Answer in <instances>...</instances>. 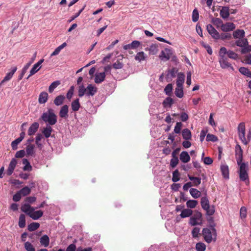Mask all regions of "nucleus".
Masks as SVG:
<instances>
[{
    "label": "nucleus",
    "instance_id": "f257e3e1",
    "mask_svg": "<svg viewBox=\"0 0 251 251\" xmlns=\"http://www.w3.org/2000/svg\"><path fill=\"white\" fill-rule=\"evenodd\" d=\"M97 92V88L92 84H89L85 88L83 84L78 87V96L82 97L84 95L87 96H93Z\"/></svg>",
    "mask_w": 251,
    "mask_h": 251
},
{
    "label": "nucleus",
    "instance_id": "f03ea898",
    "mask_svg": "<svg viewBox=\"0 0 251 251\" xmlns=\"http://www.w3.org/2000/svg\"><path fill=\"white\" fill-rule=\"evenodd\" d=\"M41 119L49 126L54 125L57 122V116L51 108L49 109L47 112L43 113Z\"/></svg>",
    "mask_w": 251,
    "mask_h": 251
},
{
    "label": "nucleus",
    "instance_id": "7ed1b4c3",
    "mask_svg": "<svg viewBox=\"0 0 251 251\" xmlns=\"http://www.w3.org/2000/svg\"><path fill=\"white\" fill-rule=\"evenodd\" d=\"M201 203L202 208L206 212V214L211 216L215 212L214 206H210L209 201L206 197H202L201 198Z\"/></svg>",
    "mask_w": 251,
    "mask_h": 251
},
{
    "label": "nucleus",
    "instance_id": "20e7f679",
    "mask_svg": "<svg viewBox=\"0 0 251 251\" xmlns=\"http://www.w3.org/2000/svg\"><path fill=\"white\" fill-rule=\"evenodd\" d=\"M239 177L241 180L245 181L247 184H249L250 180L247 171V166L244 163L240 164Z\"/></svg>",
    "mask_w": 251,
    "mask_h": 251
},
{
    "label": "nucleus",
    "instance_id": "39448f33",
    "mask_svg": "<svg viewBox=\"0 0 251 251\" xmlns=\"http://www.w3.org/2000/svg\"><path fill=\"white\" fill-rule=\"evenodd\" d=\"M219 62L220 66L222 69H226L230 68L232 71L234 70L233 66L228 62V59L226 56H222V57H219Z\"/></svg>",
    "mask_w": 251,
    "mask_h": 251
},
{
    "label": "nucleus",
    "instance_id": "423d86ee",
    "mask_svg": "<svg viewBox=\"0 0 251 251\" xmlns=\"http://www.w3.org/2000/svg\"><path fill=\"white\" fill-rule=\"evenodd\" d=\"M172 54V50L166 48L164 50L161 51L159 57L162 60L166 61L169 60Z\"/></svg>",
    "mask_w": 251,
    "mask_h": 251
},
{
    "label": "nucleus",
    "instance_id": "0eeeda50",
    "mask_svg": "<svg viewBox=\"0 0 251 251\" xmlns=\"http://www.w3.org/2000/svg\"><path fill=\"white\" fill-rule=\"evenodd\" d=\"M202 235L204 240L208 243H210L212 240V236L211 230L207 228H204L202 229Z\"/></svg>",
    "mask_w": 251,
    "mask_h": 251
},
{
    "label": "nucleus",
    "instance_id": "6e6552de",
    "mask_svg": "<svg viewBox=\"0 0 251 251\" xmlns=\"http://www.w3.org/2000/svg\"><path fill=\"white\" fill-rule=\"evenodd\" d=\"M208 32L211 36L216 39L220 38V35L218 32L211 25H208L206 26Z\"/></svg>",
    "mask_w": 251,
    "mask_h": 251
},
{
    "label": "nucleus",
    "instance_id": "1a4fd4ad",
    "mask_svg": "<svg viewBox=\"0 0 251 251\" xmlns=\"http://www.w3.org/2000/svg\"><path fill=\"white\" fill-rule=\"evenodd\" d=\"M17 161L16 159H12L9 164L8 168L6 171V174L7 176H10L12 174L17 165Z\"/></svg>",
    "mask_w": 251,
    "mask_h": 251
},
{
    "label": "nucleus",
    "instance_id": "9d476101",
    "mask_svg": "<svg viewBox=\"0 0 251 251\" xmlns=\"http://www.w3.org/2000/svg\"><path fill=\"white\" fill-rule=\"evenodd\" d=\"M69 111V107L67 105H64L61 107L60 111L59 112V115L60 117L64 119H66L68 116V113Z\"/></svg>",
    "mask_w": 251,
    "mask_h": 251
},
{
    "label": "nucleus",
    "instance_id": "9b49d317",
    "mask_svg": "<svg viewBox=\"0 0 251 251\" xmlns=\"http://www.w3.org/2000/svg\"><path fill=\"white\" fill-rule=\"evenodd\" d=\"M39 127V124L37 122L33 123L29 127L28 130V135L29 136L34 134Z\"/></svg>",
    "mask_w": 251,
    "mask_h": 251
},
{
    "label": "nucleus",
    "instance_id": "f8f14e48",
    "mask_svg": "<svg viewBox=\"0 0 251 251\" xmlns=\"http://www.w3.org/2000/svg\"><path fill=\"white\" fill-rule=\"evenodd\" d=\"M43 215V212L42 210L30 211L29 213H28V216L34 220H38L41 218Z\"/></svg>",
    "mask_w": 251,
    "mask_h": 251
},
{
    "label": "nucleus",
    "instance_id": "ddd939ff",
    "mask_svg": "<svg viewBox=\"0 0 251 251\" xmlns=\"http://www.w3.org/2000/svg\"><path fill=\"white\" fill-rule=\"evenodd\" d=\"M44 60L42 59L37 63L35 64L30 71V75H32L37 73L41 68L40 65L44 62Z\"/></svg>",
    "mask_w": 251,
    "mask_h": 251
},
{
    "label": "nucleus",
    "instance_id": "4468645a",
    "mask_svg": "<svg viewBox=\"0 0 251 251\" xmlns=\"http://www.w3.org/2000/svg\"><path fill=\"white\" fill-rule=\"evenodd\" d=\"M235 28V26L233 23H227L225 24H223L221 26V29L223 31H229L233 30Z\"/></svg>",
    "mask_w": 251,
    "mask_h": 251
},
{
    "label": "nucleus",
    "instance_id": "2eb2a0df",
    "mask_svg": "<svg viewBox=\"0 0 251 251\" xmlns=\"http://www.w3.org/2000/svg\"><path fill=\"white\" fill-rule=\"evenodd\" d=\"M220 15L222 18L227 19L230 15L229 7L227 6L223 7L220 10Z\"/></svg>",
    "mask_w": 251,
    "mask_h": 251
},
{
    "label": "nucleus",
    "instance_id": "dca6fc26",
    "mask_svg": "<svg viewBox=\"0 0 251 251\" xmlns=\"http://www.w3.org/2000/svg\"><path fill=\"white\" fill-rule=\"evenodd\" d=\"M105 72L97 73L95 75V82L97 84H99L103 81L105 78Z\"/></svg>",
    "mask_w": 251,
    "mask_h": 251
},
{
    "label": "nucleus",
    "instance_id": "f3484780",
    "mask_svg": "<svg viewBox=\"0 0 251 251\" xmlns=\"http://www.w3.org/2000/svg\"><path fill=\"white\" fill-rule=\"evenodd\" d=\"M48 94L46 92H42L39 96L38 102L40 104L45 103L48 99Z\"/></svg>",
    "mask_w": 251,
    "mask_h": 251
},
{
    "label": "nucleus",
    "instance_id": "a211bd4d",
    "mask_svg": "<svg viewBox=\"0 0 251 251\" xmlns=\"http://www.w3.org/2000/svg\"><path fill=\"white\" fill-rule=\"evenodd\" d=\"M21 209L22 211L28 215V213H29L30 211H34L35 208L31 207L29 204L25 203L22 205Z\"/></svg>",
    "mask_w": 251,
    "mask_h": 251
},
{
    "label": "nucleus",
    "instance_id": "6ab92c4d",
    "mask_svg": "<svg viewBox=\"0 0 251 251\" xmlns=\"http://www.w3.org/2000/svg\"><path fill=\"white\" fill-rule=\"evenodd\" d=\"M17 70V67H15V66L13 67L12 68V70H11V72L8 73H7L6 75L5 76V77H4L3 80H2V83H4V82H6L7 81L9 80L12 77L13 75L16 72Z\"/></svg>",
    "mask_w": 251,
    "mask_h": 251
},
{
    "label": "nucleus",
    "instance_id": "aec40b11",
    "mask_svg": "<svg viewBox=\"0 0 251 251\" xmlns=\"http://www.w3.org/2000/svg\"><path fill=\"white\" fill-rule=\"evenodd\" d=\"M221 170L223 177L226 179L229 178V169L226 165H222L221 166Z\"/></svg>",
    "mask_w": 251,
    "mask_h": 251
},
{
    "label": "nucleus",
    "instance_id": "412c9836",
    "mask_svg": "<svg viewBox=\"0 0 251 251\" xmlns=\"http://www.w3.org/2000/svg\"><path fill=\"white\" fill-rule=\"evenodd\" d=\"M180 159L183 163H187L190 160V157L186 151H183L180 154Z\"/></svg>",
    "mask_w": 251,
    "mask_h": 251
},
{
    "label": "nucleus",
    "instance_id": "4be33fe9",
    "mask_svg": "<svg viewBox=\"0 0 251 251\" xmlns=\"http://www.w3.org/2000/svg\"><path fill=\"white\" fill-rule=\"evenodd\" d=\"M185 75L183 73H179L177 75V78L176 79V86H183L184 82Z\"/></svg>",
    "mask_w": 251,
    "mask_h": 251
},
{
    "label": "nucleus",
    "instance_id": "5701e85b",
    "mask_svg": "<svg viewBox=\"0 0 251 251\" xmlns=\"http://www.w3.org/2000/svg\"><path fill=\"white\" fill-rule=\"evenodd\" d=\"M189 179L193 181L192 185L194 186H198L201 183V178L198 177H194L189 175H188Z\"/></svg>",
    "mask_w": 251,
    "mask_h": 251
},
{
    "label": "nucleus",
    "instance_id": "b1692460",
    "mask_svg": "<svg viewBox=\"0 0 251 251\" xmlns=\"http://www.w3.org/2000/svg\"><path fill=\"white\" fill-rule=\"evenodd\" d=\"M52 131V127L50 126L47 125V126L43 128L42 133L46 138H49L50 136Z\"/></svg>",
    "mask_w": 251,
    "mask_h": 251
},
{
    "label": "nucleus",
    "instance_id": "393cba45",
    "mask_svg": "<svg viewBox=\"0 0 251 251\" xmlns=\"http://www.w3.org/2000/svg\"><path fill=\"white\" fill-rule=\"evenodd\" d=\"M182 135L183 138L186 140H189L191 139V132L188 128H185L183 129L182 131Z\"/></svg>",
    "mask_w": 251,
    "mask_h": 251
},
{
    "label": "nucleus",
    "instance_id": "a878e982",
    "mask_svg": "<svg viewBox=\"0 0 251 251\" xmlns=\"http://www.w3.org/2000/svg\"><path fill=\"white\" fill-rule=\"evenodd\" d=\"M41 244L45 247H47L50 244L49 237L47 235H44L41 237L40 240Z\"/></svg>",
    "mask_w": 251,
    "mask_h": 251
},
{
    "label": "nucleus",
    "instance_id": "bb28decb",
    "mask_svg": "<svg viewBox=\"0 0 251 251\" xmlns=\"http://www.w3.org/2000/svg\"><path fill=\"white\" fill-rule=\"evenodd\" d=\"M178 72V70L176 68H173L168 70V73L166 75L167 78H174L176 76V74Z\"/></svg>",
    "mask_w": 251,
    "mask_h": 251
},
{
    "label": "nucleus",
    "instance_id": "cd10ccee",
    "mask_svg": "<svg viewBox=\"0 0 251 251\" xmlns=\"http://www.w3.org/2000/svg\"><path fill=\"white\" fill-rule=\"evenodd\" d=\"M65 97L63 95H59L57 96L54 100V103L56 106H59L63 104Z\"/></svg>",
    "mask_w": 251,
    "mask_h": 251
},
{
    "label": "nucleus",
    "instance_id": "c85d7f7f",
    "mask_svg": "<svg viewBox=\"0 0 251 251\" xmlns=\"http://www.w3.org/2000/svg\"><path fill=\"white\" fill-rule=\"evenodd\" d=\"M71 107L73 111H77L79 110L80 105L79 102V99H76L72 101L71 103Z\"/></svg>",
    "mask_w": 251,
    "mask_h": 251
},
{
    "label": "nucleus",
    "instance_id": "c756f323",
    "mask_svg": "<svg viewBox=\"0 0 251 251\" xmlns=\"http://www.w3.org/2000/svg\"><path fill=\"white\" fill-rule=\"evenodd\" d=\"M233 35L234 38H244L245 36V31L244 30L237 29L233 32Z\"/></svg>",
    "mask_w": 251,
    "mask_h": 251
},
{
    "label": "nucleus",
    "instance_id": "7c9ffc66",
    "mask_svg": "<svg viewBox=\"0 0 251 251\" xmlns=\"http://www.w3.org/2000/svg\"><path fill=\"white\" fill-rule=\"evenodd\" d=\"M67 44L65 42L62 44L61 45H60L55 49V50L51 54L50 56L51 57L58 54L61 50H62L64 48H65Z\"/></svg>",
    "mask_w": 251,
    "mask_h": 251
},
{
    "label": "nucleus",
    "instance_id": "2f4dec72",
    "mask_svg": "<svg viewBox=\"0 0 251 251\" xmlns=\"http://www.w3.org/2000/svg\"><path fill=\"white\" fill-rule=\"evenodd\" d=\"M175 94L176 97L179 98H181L183 97V86H176V87L175 89Z\"/></svg>",
    "mask_w": 251,
    "mask_h": 251
},
{
    "label": "nucleus",
    "instance_id": "473e14b6",
    "mask_svg": "<svg viewBox=\"0 0 251 251\" xmlns=\"http://www.w3.org/2000/svg\"><path fill=\"white\" fill-rule=\"evenodd\" d=\"M190 193L192 197L194 199H197L201 195V192L195 188H191L190 189Z\"/></svg>",
    "mask_w": 251,
    "mask_h": 251
},
{
    "label": "nucleus",
    "instance_id": "72a5a7b5",
    "mask_svg": "<svg viewBox=\"0 0 251 251\" xmlns=\"http://www.w3.org/2000/svg\"><path fill=\"white\" fill-rule=\"evenodd\" d=\"M242 39H239L236 41V45L237 46L244 48L245 46L248 45V41L246 38H242Z\"/></svg>",
    "mask_w": 251,
    "mask_h": 251
},
{
    "label": "nucleus",
    "instance_id": "f704fd0d",
    "mask_svg": "<svg viewBox=\"0 0 251 251\" xmlns=\"http://www.w3.org/2000/svg\"><path fill=\"white\" fill-rule=\"evenodd\" d=\"M35 146L33 144H29L26 147V152L28 155H32L35 153Z\"/></svg>",
    "mask_w": 251,
    "mask_h": 251
},
{
    "label": "nucleus",
    "instance_id": "c9c22d12",
    "mask_svg": "<svg viewBox=\"0 0 251 251\" xmlns=\"http://www.w3.org/2000/svg\"><path fill=\"white\" fill-rule=\"evenodd\" d=\"M18 225L20 227L24 228L25 226V217L23 214L20 215Z\"/></svg>",
    "mask_w": 251,
    "mask_h": 251
},
{
    "label": "nucleus",
    "instance_id": "e433bc0d",
    "mask_svg": "<svg viewBox=\"0 0 251 251\" xmlns=\"http://www.w3.org/2000/svg\"><path fill=\"white\" fill-rule=\"evenodd\" d=\"M193 211L190 209H185L181 211L180 216L182 218L188 217L192 215Z\"/></svg>",
    "mask_w": 251,
    "mask_h": 251
},
{
    "label": "nucleus",
    "instance_id": "4c0bfd02",
    "mask_svg": "<svg viewBox=\"0 0 251 251\" xmlns=\"http://www.w3.org/2000/svg\"><path fill=\"white\" fill-rule=\"evenodd\" d=\"M60 84V82L59 80L53 81L50 85L49 87V92L50 93H52L54 90Z\"/></svg>",
    "mask_w": 251,
    "mask_h": 251
},
{
    "label": "nucleus",
    "instance_id": "58836bf2",
    "mask_svg": "<svg viewBox=\"0 0 251 251\" xmlns=\"http://www.w3.org/2000/svg\"><path fill=\"white\" fill-rule=\"evenodd\" d=\"M239 71L242 74L246 75L248 77H251V72L248 68L245 67H240L239 69Z\"/></svg>",
    "mask_w": 251,
    "mask_h": 251
},
{
    "label": "nucleus",
    "instance_id": "ea45409f",
    "mask_svg": "<svg viewBox=\"0 0 251 251\" xmlns=\"http://www.w3.org/2000/svg\"><path fill=\"white\" fill-rule=\"evenodd\" d=\"M40 224L38 223H32L28 226V230L30 231H33L38 229Z\"/></svg>",
    "mask_w": 251,
    "mask_h": 251
},
{
    "label": "nucleus",
    "instance_id": "a19ab883",
    "mask_svg": "<svg viewBox=\"0 0 251 251\" xmlns=\"http://www.w3.org/2000/svg\"><path fill=\"white\" fill-rule=\"evenodd\" d=\"M146 59L145 53L143 51H140L137 53L135 57V59L137 61L141 62Z\"/></svg>",
    "mask_w": 251,
    "mask_h": 251
},
{
    "label": "nucleus",
    "instance_id": "79ce46f5",
    "mask_svg": "<svg viewBox=\"0 0 251 251\" xmlns=\"http://www.w3.org/2000/svg\"><path fill=\"white\" fill-rule=\"evenodd\" d=\"M20 193L23 196H25L29 194L31 192V189L27 186H25L19 191Z\"/></svg>",
    "mask_w": 251,
    "mask_h": 251
},
{
    "label": "nucleus",
    "instance_id": "37998d69",
    "mask_svg": "<svg viewBox=\"0 0 251 251\" xmlns=\"http://www.w3.org/2000/svg\"><path fill=\"white\" fill-rule=\"evenodd\" d=\"M196 249L197 251H205L206 245L203 243L199 242L196 245Z\"/></svg>",
    "mask_w": 251,
    "mask_h": 251
},
{
    "label": "nucleus",
    "instance_id": "c03bdc74",
    "mask_svg": "<svg viewBox=\"0 0 251 251\" xmlns=\"http://www.w3.org/2000/svg\"><path fill=\"white\" fill-rule=\"evenodd\" d=\"M24 246L26 251H36L35 248L29 242H25Z\"/></svg>",
    "mask_w": 251,
    "mask_h": 251
},
{
    "label": "nucleus",
    "instance_id": "a18cd8bd",
    "mask_svg": "<svg viewBox=\"0 0 251 251\" xmlns=\"http://www.w3.org/2000/svg\"><path fill=\"white\" fill-rule=\"evenodd\" d=\"M212 23L217 26V27H221L223 25V21L220 18H213L212 20Z\"/></svg>",
    "mask_w": 251,
    "mask_h": 251
},
{
    "label": "nucleus",
    "instance_id": "49530a36",
    "mask_svg": "<svg viewBox=\"0 0 251 251\" xmlns=\"http://www.w3.org/2000/svg\"><path fill=\"white\" fill-rule=\"evenodd\" d=\"M198 203V201L196 200H189L186 202V205L188 208H194L197 206Z\"/></svg>",
    "mask_w": 251,
    "mask_h": 251
},
{
    "label": "nucleus",
    "instance_id": "de8ad7c7",
    "mask_svg": "<svg viewBox=\"0 0 251 251\" xmlns=\"http://www.w3.org/2000/svg\"><path fill=\"white\" fill-rule=\"evenodd\" d=\"M179 175L180 174L178 170H176L174 171L173 173L172 181L174 182L178 181L180 179Z\"/></svg>",
    "mask_w": 251,
    "mask_h": 251
},
{
    "label": "nucleus",
    "instance_id": "09e8293b",
    "mask_svg": "<svg viewBox=\"0 0 251 251\" xmlns=\"http://www.w3.org/2000/svg\"><path fill=\"white\" fill-rule=\"evenodd\" d=\"M173 90V85L171 83L167 85L164 89V92L168 96H170Z\"/></svg>",
    "mask_w": 251,
    "mask_h": 251
},
{
    "label": "nucleus",
    "instance_id": "8fccbe9b",
    "mask_svg": "<svg viewBox=\"0 0 251 251\" xmlns=\"http://www.w3.org/2000/svg\"><path fill=\"white\" fill-rule=\"evenodd\" d=\"M30 65V64L28 63L23 68L22 73L18 76V80H20L23 78L24 75H25V73L26 72V71L28 69Z\"/></svg>",
    "mask_w": 251,
    "mask_h": 251
},
{
    "label": "nucleus",
    "instance_id": "3c124183",
    "mask_svg": "<svg viewBox=\"0 0 251 251\" xmlns=\"http://www.w3.org/2000/svg\"><path fill=\"white\" fill-rule=\"evenodd\" d=\"M173 103V100L170 97H167L163 102V104L165 107L169 105L171 107Z\"/></svg>",
    "mask_w": 251,
    "mask_h": 251
},
{
    "label": "nucleus",
    "instance_id": "603ef678",
    "mask_svg": "<svg viewBox=\"0 0 251 251\" xmlns=\"http://www.w3.org/2000/svg\"><path fill=\"white\" fill-rule=\"evenodd\" d=\"M199 18V14L198 10L195 9L192 13V21L194 22H196L198 21Z\"/></svg>",
    "mask_w": 251,
    "mask_h": 251
},
{
    "label": "nucleus",
    "instance_id": "864d4df0",
    "mask_svg": "<svg viewBox=\"0 0 251 251\" xmlns=\"http://www.w3.org/2000/svg\"><path fill=\"white\" fill-rule=\"evenodd\" d=\"M113 67L115 69H120L123 67V64L120 60H117L113 64Z\"/></svg>",
    "mask_w": 251,
    "mask_h": 251
},
{
    "label": "nucleus",
    "instance_id": "5fc2aeb1",
    "mask_svg": "<svg viewBox=\"0 0 251 251\" xmlns=\"http://www.w3.org/2000/svg\"><path fill=\"white\" fill-rule=\"evenodd\" d=\"M227 56L229 58L233 59H236L238 58V54L232 50H228Z\"/></svg>",
    "mask_w": 251,
    "mask_h": 251
},
{
    "label": "nucleus",
    "instance_id": "6e6d98bb",
    "mask_svg": "<svg viewBox=\"0 0 251 251\" xmlns=\"http://www.w3.org/2000/svg\"><path fill=\"white\" fill-rule=\"evenodd\" d=\"M178 157H172L170 161V165L172 168H175L178 164Z\"/></svg>",
    "mask_w": 251,
    "mask_h": 251
},
{
    "label": "nucleus",
    "instance_id": "4d7b16f0",
    "mask_svg": "<svg viewBox=\"0 0 251 251\" xmlns=\"http://www.w3.org/2000/svg\"><path fill=\"white\" fill-rule=\"evenodd\" d=\"M206 139L207 141L216 142L218 138L216 136L209 133L207 135Z\"/></svg>",
    "mask_w": 251,
    "mask_h": 251
},
{
    "label": "nucleus",
    "instance_id": "13d9d810",
    "mask_svg": "<svg viewBox=\"0 0 251 251\" xmlns=\"http://www.w3.org/2000/svg\"><path fill=\"white\" fill-rule=\"evenodd\" d=\"M182 126V124L181 122H177L174 129V132L176 133H179Z\"/></svg>",
    "mask_w": 251,
    "mask_h": 251
},
{
    "label": "nucleus",
    "instance_id": "bf43d9fd",
    "mask_svg": "<svg viewBox=\"0 0 251 251\" xmlns=\"http://www.w3.org/2000/svg\"><path fill=\"white\" fill-rule=\"evenodd\" d=\"M21 142L20 139L17 138L11 143V147L13 150L17 149V145Z\"/></svg>",
    "mask_w": 251,
    "mask_h": 251
},
{
    "label": "nucleus",
    "instance_id": "052dcab7",
    "mask_svg": "<svg viewBox=\"0 0 251 251\" xmlns=\"http://www.w3.org/2000/svg\"><path fill=\"white\" fill-rule=\"evenodd\" d=\"M238 135L239 138L242 141V143L245 145L247 144L248 142L245 138V132L238 133Z\"/></svg>",
    "mask_w": 251,
    "mask_h": 251
},
{
    "label": "nucleus",
    "instance_id": "680f3d73",
    "mask_svg": "<svg viewBox=\"0 0 251 251\" xmlns=\"http://www.w3.org/2000/svg\"><path fill=\"white\" fill-rule=\"evenodd\" d=\"M200 228L199 227H194L192 231V236L194 238H197L199 236Z\"/></svg>",
    "mask_w": 251,
    "mask_h": 251
},
{
    "label": "nucleus",
    "instance_id": "e2e57ef3",
    "mask_svg": "<svg viewBox=\"0 0 251 251\" xmlns=\"http://www.w3.org/2000/svg\"><path fill=\"white\" fill-rule=\"evenodd\" d=\"M228 51H227L225 47H222L219 51V57H222V56H226V54H227Z\"/></svg>",
    "mask_w": 251,
    "mask_h": 251
},
{
    "label": "nucleus",
    "instance_id": "0e129e2a",
    "mask_svg": "<svg viewBox=\"0 0 251 251\" xmlns=\"http://www.w3.org/2000/svg\"><path fill=\"white\" fill-rule=\"evenodd\" d=\"M240 216L241 218H245L247 216V209L245 207H242L240 209Z\"/></svg>",
    "mask_w": 251,
    "mask_h": 251
},
{
    "label": "nucleus",
    "instance_id": "69168bd1",
    "mask_svg": "<svg viewBox=\"0 0 251 251\" xmlns=\"http://www.w3.org/2000/svg\"><path fill=\"white\" fill-rule=\"evenodd\" d=\"M74 87L73 86H71L68 91V93L67 94L66 97L68 99H70L74 94Z\"/></svg>",
    "mask_w": 251,
    "mask_h": 251
},
{
    "label": "nucleus",
    "instance_id": "338daca9",
    "mask_svg": "<svg viewBox=\"0 0 251 251\" xmlns=\"http://www.w3.org/2000/svg\"><path fill=\"white\" fill-rule=\"evenodd\" d=\"M21 196L22 195L18 191L13 196V200L16 202L19 201L21 199Z\"/></svg>",
    "mask_w": 251,
    "mask_h": 251
},
{
    "label": "nucleus",
    "instance_id": "774afa93",
    "mask_svg": "<svg viewBox=\"0 0 251 251\" xmlns=\"http://www.w3.org/2000/svg\"><path fill=\"white\" fill-rule=\"evenodd\" d=\"M250 51H251V46H250L248 44L241 50V52L243 54L247 53Z\"/></svg>",
    "mask_w": 251,
    "mask_h": 251
}]
</instances>
